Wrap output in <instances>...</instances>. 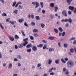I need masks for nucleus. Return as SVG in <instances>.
<instances>
[{"mask_svg":"<svg viewBox=\"0 0 76 76\" xmlns=\"http://www.w3.org/2000/svg\"><path fill=\"white\" fill-rule=\"evenodd\" d=\"M69 9L71 10H74V9H75V7H74L69 6Z\"/></svg>","mask_w":76,"mask_h":76,"instance_id":"obj_5","label":"nucleus"},{"mask_svg":"<svg viewBox=\"0 0 76 76\" xmlns=\"http://www.w3.org/2000/svg\"><path fill=\"white\" fill-rule=\"evenodd\" d=\"M66 70V69L65 68H63V72H65V71Z\"/></svg>","mask_w":76,"mask_h":76,"instance_id":"obj_51","label":"nucleus"},{"mask_svg":"<svg viewBox=\"0 0 76 76\" xmlns=\"http://www.w3.org/2000/svg\"><path fill=\"white\" fill-rule=\"evenodd\" d=\"M39 6V3L38 2H36L35 8H37V7H38Z\"/></svg>","mask_w":76,"mask_h":76,"instance_id":"obj_14","label":"nucleus"},{"mask_svg":"<svg viewBox=\"0 0 76 76\" xmlns=\"http://www.w3.org/2000/svg\"><path fill=\"white\" fill-rule=\"evenodd\" d=\"M64 60H65V61H68V60H69V59L67 58H64Z\"/></svg>","mask_w":76,"mask_h":76,"instance_id":"obj_63","label":"nucleus"},{"mask_svg":"<svg viewBox=\"0 0 76 76\" xmlns=\"http://www.w3.org/2000/svg\"><path fill=\"white\" fill-rule=\"evenodd\" d=\"M46 47H47V45L46 44L44 45V46L43 47V50H45V49L46 48Z\"/></svg>","mask_w":76,"mask_h":76,"instance_id":"obj_30","label":"nucleus"},{"mask_svg":"<svg viewBox=\"0 0 76 76\" xmlns=\"http://www.w3.org/2000/svg\"><path fill=\"white\" fill-rule=\"evenodd\" d=\"M54 31L55 32H56V34H57V33L58 32V30L56 28H55L54 29Z\"/></svg>","mask_w":76,"mask_h":76,"instance_id":"obj_25","label":"nucleus"},{"mask_svg":"<svg viewBox=\"0 0 76 76\" xmlns=\"http://www.w3.org/2000/svg\"><path fill=\"white\" fill-rule=\"evenodd\" d=\"M68 14L69 15H71L72 14V11H68Z\"/></svg>","mask_w":76,"mask_h":76,"instance_id":"obj_58","label":"nucleus"},{"mask_svg":"<svg viewBox=\"0 0 76 76\" xmlns=\"http://www.w3.org/2000/svg\"><path fill=\"white\" fill-rule=\"evenodd\" d=\"M9 23L12 25H14L15 24V22L12 21H9Z\"/></svg>","mask_w":76,"mask_h":76,"instance_id":"obj_22","label":"nucleus"},{"mask_svg":"<svg viewBox=\"0 0 76 76\" xmlns=\"http://www.w3.org/2000/svg\"><path fill=\"white\" fill-rule=\"evenodd\" d=\"M69 23H67L66 24V27H68V26H69Z\"/></svg>","mask_w":76,"mask_h":76,"instance_id":"obj_59","label":"nucleus"},{"mask_svg":"<svg viewBox=\"0 0 76 76\" xmlns=\"http://www.w3.org/2000/svg\"><path fill=\"white\" fill-rule=\"evenodd\" d=\"M18 7L19 9H23V7L21 6V5H19Z\"/></svg>","mask_w":76,"mask_h":76,"instance_id":"obj_40","label":"nucleus"},{"mask_svg":"<svg viewBox=\"0 0 76 76\" xmlns=\"http://www.w3.org/2000/svg\"><path fill=\"white\" fill-rule=\"evenodd\" d=\"M32 4L34 5H35V4H36V2H33L32 3Z\"/></svg>","mask_w":76,"mask_h":76,"instance_id":"obj_57","label":"nucleus"},{"mask_svg":"<svg viewBox=\"0 0 76 76\" xmlns=\"http://www.w3.org/2000/svg\"><path fill=\"white\" fill-rule=\"evenodd\" d=\"M18 10H16L14 11L13 13L15 14H17L18 13Z\"/></svg>","mask_w":76,"mask_h":76,"instance_id":"obj_21","label":"nucleus"},{"mask_svg":"<svg viewBox=\"0 0 76 76\" xmlns=\"http://www.w3.org/2000/svg\"><path fill=\"white\" fill-rule=\"evenodd\" d=\"M67 22H69L70 23H71L72 22V20L71 18H69V19H67Z\"/></svg>","mask_w":76,"mask_h":76,"instance_id":"obj_10","label":"nucleus"},{"mask_svg":"<svg viewBox=\"0 0 76 76\" xmlns=\"http://www.w3.org/2000/svg\"><path fill=\"white\" fill-rule=\"evenodd\" d=\"M58 30H59V31H60V32L63 31V29H62V28L61 27H59L58 28Z\"/></svg>","mask_w":76,"mask_h":76,"instance_id":"obj_33","label":"nucleus"},{"mask_svg":"<svg viewBox=\"0 0 76 76\" xmlns=\"http://www.w3.org/2000/svg\"><path fill=\"white\" fill-rule=\"evenodd\" d=\"M32 50L34 51H35L37 50V47L35 46H33L32 47Z\"/></svg>","mask_w":76,"mask_h":76,"instance_id":"obj_2","label":"nucleus"},{"mask_svg":"<svg viewBox=\"0 0 76 76\" xmlns=\"http://www.w3.org/2000/svg\"><path fill=\"white\" fill-rule=\"evenodd\" d=\"M15 39H19V37H18V35H15Z\"/></svg>","mask_w":76,"mask_h":76,"instance_id":"obj_23","label":"nucleus"},{"mask_svg":"<svg viewBox=\"0 0 76 76\" xmlns=\"http://www.w3.org/2000/svg\"><path fill=\"white\" fill-rule=\"evenodd\" d=\"M10 18H7L6 19V21L7 22L9 21V20H10Z\"/></svg>","mask_w":76,"mask_h":76,"instance_id":"obj_50","label":"nucleus"},{"mask_svg":"<svg viewBox=\"0 0 76 76\" xmlns=\"http://www.w3.org/2000/svg\"><path fill=\"white\" fill-rule=\"evenodd\" d=\"M0 26L1 29H4V28L3 27V26L2 25V24L0 22Z\"/></svg>","mask_w":76,"mask_h":76,"instance_id":"obj_35","label":"nucleus"},{"mask_svg":"<svg viewBox=\"0 0 76 76\" xmlns=\"http://www.w3.org/2000/svg\"><path fill=\"white\" fill-rule=\"evenodd\" d=\"M12 64L10 63L9 65L8 69H12Z\"/></svg>","mask_w":76,"mask_h":76,"instance_id":"obj_17","label":"nucleus"},{"mask_svg":"<svg viewBox=\"0 0 76 76\" xmlns=\"http://www.w3.org/2000/svg\"><path fill=\"white\" fill-rule=\"evenodd\" d=\"M8 38L11 41H14V37H12L10 36H9Z\"/></svg>","mask_w":76,"mask_h":76,"instance_id":"obj_4","label":"nucleus"},{"mask_svg":"<svg viewBox=\"0 0 76 76\" xmlns=\"http://www.w3.org/2000/svg\"><path fill=\"white\" fill-rule=\"evenodd\" d=\"M21 33L22 34V35H23L24 37L25 36V33H24V32L23 31H21Z\"/></svg>","mask_w":76,"mask_h":76,"instance_id":"obj_43","label":"nucleus"},{"mask_svg":"<svg viewBox=\"0 0 76 76\" xmlns=\"http://www.w3.org/2000/svg\"><path fill=\"white\" fill-rule=\"evenodd\" d=\"M76 39V38L75 37H72V38H71V39H69L70 41H72V40H74V39Z\"/></svg>","mask_w":76,"mask_h":76,"instance_id":"obj_45","label":"nucleus"},{"mask_svg":"<svg viewBox=\"0 0 76 76\" xmlns=\"http://www.w3.org/2000/svg\"><path fill=\"white\" fill-rule=\"evenodd\" d=\"M66 2L68 3V5H70V3L72 1V0H66Z\"/></svg>","mask_w":76,"mask_h":76,"instance_id":"obj_6","label":"nucleus"},{"mask_svg":"<svg viewBox=\"0 0 76 76\" xmlns=\"http://www.w3.org/2000/svg\"><path fill=\"white\" fill-rule=\"evenodd\" d=\"M42 42L44 43H47V41H45V40H43Z\"/></svg>","mask_w":76,"mask_h":76,"instance_id":"obj_54","label":"nucleus"},{"mask_svg":"<svg viewBox=\"0 0 76 76\" xmlns=\"http://www.w3.org/2000/svg\"><path fill=\"white\" fill-rule=\"evenodd\" d=\"M16 4V1H15V2L13 3V4L12 5V7H15V6Z\"/></svg>","mask_w":76,"mask_h":76,"instance_id":"obj_24","label":"nucleus"},{"mask_svg":"<svg viewBox=\"0 0 76 76\" xmlns=\"http://www.w3.org/2000/svg\"><path fill=\"white\" fill-rule=\"evenodd\" d=\"M50 6L51 7H54V3H50Z\"/></svg>","mask_w":76,"mask_h":76,"instance_id":"obj_15","label":"nucleus"},{"mask_svg":"<svg viewBox=\"0 0 76 76\" xmlns=\"http://www.w3.org/2000/svg\"><path fill=\"white\" fill-rule=\"evenodd\" d=\"M33 32H38V30L37 29L35 28L33 30Z\"/></svg>","mask_w":76,"mask_h":76,"instance_id":"obj_18","label":"nucleus"},{"mask_svg":"<svg viewBox=\"0 0 76 76\" xmlns=\"http://www.w3.org/2000/svg\"><path fill=\"white\" fill-rule=\"evenodd\" d=\"M31 17L32 19H34V15H31Z\"/></svg>","mask_w":76,"mask_h":76,"instance_id":"obj_55","label":"nucleus"},{"mask_svg":"<svg viewBox=\"0 0 76 76\" xmlns=\"http://www.w3.org/2000/svg\"><path fill=\"white\" fill-rule=\"evenodd\" d=\"M61 44L60 43V42H59L58 43V45L59 47H61V45H60Z\"/></svg>","mask_w":76,"mask_h":76,"instance_id":"obj_61","label":"nucleus"},{"mask_svg":"<svg viewBox=\"0 0 76 76\" xmlns=\"http://www.w3.org/2000/svg\"><path fill=\"white\" fill-rule=\"evenodd\" d=\"M61 61H62V63H66V62L64 60L63 58H62L61 59Z\"/></svg>","mask_w":76,"mask_h":76,"instance_id":"obj_28","label":"nucleus"},{"mask_svg":"<svg viewBox=\"0 0 76 76\" xmlns=\"http://www.w3.org/2000/svg\"><path fill=\"white\" fill-rule=\"evenodd\" d=\"M61 22H67V19H65V20H61Z\"/></svg>","mask_w":76,"mask_h":76,"instance_id":"obj_29","label":"nucleus"},{"mask_svg":"<svg viewBox=\"0 0 76 76\" xmlns=\"http://www.w3.org/2000/svg\"><path fill=\"white\" fill-rule=\"evenodd\" d=\"M28 42L26 41L25 42L23 43V45L24 47H25L26 46V45H27V44H28Z\"/></svg>","mask_w":76,"mask_h":76,"instance_id":"obj_13","label":"nucleus"},{"mask_svg":"<svg viewBox=\"0 0 76 76\" xmlns=\"http://www.w3.org/2000/svg\"><path fill=\"white\" fill-rule=\"evenodd\" d=\"M41 8H39L37 10L38 12H41Z\"/></svg>","mask_w":76,"mask_h":76,"instance_id":"obj_46","label":"nucleus"},{"mask_svg":"<svg viewBox=\"0 0 76 76\" xmlns=\"http://www.w3.org/2000/svg\"><path fill=\"white\" fill-rule=\"evenodd\" d=\"M49 51L50 52H51V51H54V49L53 48H50L49 49Z\"/></svg>","mask_w":76,"mask_h":76,"instance_id":"obj_12","label":"nucleus"},{"mask_svg":"<svg viewBox=\"0 0 76 76\" xmlns=\"http://www.w3.org/2000/svg\"><path fill=\"white\" fill-rule=\"evenodd\" d=\"M48 39H50V40H53L54 39L53 37H50L48 38Z\"/></svg>","mask_w":76,"mask_h":76,"instance_id":"obj_19","label":"nucleus"},{"mask_svg":"<svg viewBox=\"0 0 76 76\" xmlns=\"http://www.w3.org/2000/svg\"><path fill=\"white\" fill-rule=\"evenodd\" d=\"M40 66H41V64H38L37 65V67H40Z\"/></svg>","mask_w":76,"mask_h":76,"instance_id":"obj_52","label":"nucleus"},{"mask_svg":"<svg viewBox=\"0 0 76 76\" xmlns=\"http://www.w3.org/2000/svg\"><path fill=\"white\" fill-rule=\"evenodd\" d=\"M69 73L68 71H67L65 73V75H69Z\"/></svg>","mask_w":76,"mask_h":76,"instance_id":"obj_60","label":"nucleus"},{"mask_svg":"<svg viewBox=\"0 0 76 76\" xmlns=\"http://www.w3.org/2000/svg\"><path fill=\"white\" fill-rule=\"evenodd\" d=\"M24 21V20L23 18H21L20 19L18 20V22L20 23H22Z\"/></svg>","mask_w":76,"mask_h":76,"instance_id":"obj_16","label":"nucleus"},{"mask_svg":"<svg viewBox=\"0 0 76 76\" xmlns=\"http://www.w3.org/2000/svg\"><path fill=\"white\" fill-rule=\"evenodd\" d=\"M31 25L32 26H35V23L33 22H32L31 23Z\"/></svg>","mask_w":76,"mask_h":76,"instance_id":"obj_26","label":"nucleus"},{"mask_svg":"<svg viewBox=\"0 0 76 76\" xmlns=\"http://www.w3.org/2000/svg\"><path fill=\"white\" fill-rule=\"evenodd\" d=\"M42 12L43 14H45V11L44 10H42Z\"/></svg>","mask_w":76,"mask_h":76,"instance_id":"obj_56","label":"nucleus"},{"mask_svg":"<svg viewBox=\"0 0 76 76\" xmlns=\"http://www.w3.org/2000/svg\"><path fill=\"white\" fill-rule=\"evenodd\" d=\"M22 4V2L20 1L18 2L15 5V7H17L18 6V5L19 4Z\"/></svg>","mask_w":76,"mask_h":76,"instance_id":"obj_7","label":"nucleus"},{"mask_svg":"<svg viewBox=\"0 0 76 76\" xmlns=\"http://www.w3.org/2000/svg\"><path fill=\"white\" fill-rule=\"evenodd\" d=\"M74 50H75V53H76V47H74Z\"/></svg>","mask_w":76,"mask_h":76,"instance_id":"obj_64","label":"nucleus"},{"mask_svg":"<svg viewBox=\"0 0 76 76\" xmlns=\"http://www.w3.org/2000/svg\"><path fill=\"white\" fill-rule=\"evenodd\" d=\"M31 47H32V45L31 44H28L26 46V48H31Z\"/></svg>","mask_w":76,"mask_h":76,"instance_id":"obj_9","label":"nucleus"},{"mask_svg":"<svg viewBox=\"0 0 76 76\" xmlns=\"http://www.w3.org/2000/svg\"><path fill=\"white\" fill-rule=\"evenodd\" d=\"M67 65L69 67H73L74 66L73 62L72 61H69L67 63Z\"/></svg>","mask_w":76,"mask_h":76,"instance_id":"obj_1","label":"nucleus"},{"mask_svg":"<svg viewBox=\"0 0 76 76\" xmlns=\"http://www.w3.org/2000/svg\"><path fill=\"white\" fill-rule=\"evenodd\" d=\"M13 76H18V74H13Z\"/></svg>","mask_w":76,"mask_h":76,"instance_id":"obj_62","label":"nucleus"},{"mask_svg":"<svg viewBox=\"0 0 76 76\" xmlns=\"http://www.w3.org/2000/svg\"><path fill=\"white\" fill-rule=\"evenodd\" d=\"M70 52L71 53H74V49H70Z\"/></svg>","mask_w":76,"mask_h":76,"instance_id":"obj_49","label":"nucleus"},{"mask_svg":"<svg viewBox=\"0 0 76 76\" xmlns=\"http://www.w3.org/2000/svg\"><path fill=\"white\" fill-rule=\"evenodd\" d=\"M23 44L21 43L20 44L18 45V48H23Z\"/></svg>","mask_w":76,"mask_h":76,"instance_id":"obj_11","label":"nucleus"},{"mask_svg":"<svg viewBox=\"0 0 76 76\" xmlns=\"http://www.w3.org/2000/svg\"><path fill=\"white\" fill-rule=\"evenodd\" d=\"M28 38H26L23 39V41L24 42H26L27 41H28Z\"/></svg>","mask_w":76,"mask_h":76,"instance_id":"obj_41","label":"nucleus"},{"mask_svg":"<svg viewBox=\"0 0 76 76\" xmlns=\"http://www.w3.org/2000/svg\"><path fill=\"white\" fill-rule=\"evenodd\" d=\"M53 67H52L51 68L49 69L48 72H52V70H53Z\"/></svg>","mask_w":76,"mask_h":76,"instance_id":"obj_32","label":"nucleus"},{"mask_svg":"<svg viewBox=\"0 0 76 76\" xmlns=\"http://www.w3.org/2000/svg\"><path fill=\"white\" fill-rule=\"evenodd\" d=\"M64 47H65V48H67V46H68L67 44H64Z\"/></svg>","mask_w":76,"mask_h":76,"instance_id":"obj_42","label":"nucleus"},{"mask_svg":"<svg viewBox=\"0 0 76 76\" xmlns=\"http://www.w3.org/2000/svg\"><path fill=\"white\" fill-rule=\"evenodd\" d=\"M34 37H37L38 36V35L37 34L35 33L34 34Z\"/></svg>","mask_w":76,"mask_h":76,"instance_id":"obj_48","label":"nucleus"},{"mask_svg":"<svg viewBox=\"0 0 76 76\" xmlns=\"http://www.w3.org/2000/svg\"><path fill=\"white\" fill-rule=\"evenodd\" d=\"M30 38L31 40H33V39H34V37L32 36H30Z\"/></svg>","mask_w":76,"mask_h":76,"instance_id":"obj_53","label":"nucleus"},{"mask_svg":"<svg viewBox=\"0 0 76 76\" xmlns=\"http://www.w3.org/2000/svg\"><path fill=\"white\" fill-rule=\"evenodd\" d=\"M58 10V7H55V12H57V10Z\"/></svg>","mask_w":76,"mask_h":76,"instance_id":"obj_27","label":"nucleus"},{"mask_svg":"<svg viewBox=\"0 0 76 76\" xmlns=\"http://www.w3.org/2000/svg\"><path fill=\"white\" fill-rule=\"evenodd\" d=\"M62 14L65 17H67V12H66V11L65 10L63 11L62 12Z\"/></svg>","mask_w":76,"mask_h":76,"instance_id":"obj_3","label":"nucleus"},{"mask_svg":"<svg viewBox=\"0 0 76 76\" xmlns=\"http://www.w3.org/2000/svg\"><path fill=\"white\" fill-rule=\"evenodd\" d=\"M2 16H7V15L6 13H3L2 14Z\"/></svg>","mask_w":76,"mask_h":76,"instance_id":"obj_38","label":"nucleus"},{"mask_svg":"<svg viewBox=\"0 0 76 76\" xmlns=\"http://www.w3.org/2000/svg\"><path fill=\"white\" fill-rule=\"evenodd\" d=\"M55 61L56 64H58L59 63V59L56 60Z\"/></svg>","mask_w":76,"mask_h":76,"instance_id":"obj_20","label":"nucleus"},{"mask_svg":"<svg viewBox=\"0 0 76 76\" xmlns=\"http://www.w3.org/2000/svg\"><path fill=\"white\" fill-rule=\"evenodd\" d=\"M37 47L38 48L39 47V48H42V47H43V45L40 44H39V45H37Z\"/></svg>","mask_w":76,"mask_h":76,"instance_id":"obj_8","label":"nucleus"},{"mask_svg":"<svg viewBox=\"0 0 76 76\" xmlns=\"http://www.w3.org/2000/svg\"><path fill=\"white\" fill-rule=\"evenodd\" d=\"M36 18L37 20H39V16H36Z\"/></svg>","mask_w":76,"mask_h":76,"instance_id":"obj_39","label":"nucleus"},{"mask_svg":"<svg viewBox=\"0 0 76 76\" xmlns=\"http://www.w3.org/2000/svg\"><path fill=\"white\" fill-rule=\"evenodd\" d=\"M41 26L42 28H44V26H45V25H44V24L43 23H41Z\"/></svg>","mask_w":76,"mask_h":76,"instance_id":"obj_36","label":"nucleus"},{"mask_svg":"<svg viewBox=\"0 0 76 76\" xmlns=\"http://www.w3.org/2000/svg\"><path fill=\"white\" fill-rule=\"evenodd\" d=\"M65 34H66V32H65L64 31L62 33V36L64 37V36L65 35Z\"/></svg>","mask_w":76,"mask_h":76,"instance_id":"obj_47","label":"nucleus"},{"mask_svg":"<svg viewBox=\"0 0 76 76\" xmlns=\"http://www.w3.org/2000/svg\"><path fill=\"white\" fill-rule=\"evenodd\" d=\"M21 33L22 34V35H23L24 37L25 36V33H24V32L23 31H21Z\"/></svg>","mask_w":76,"mask_h":76,"instance_id":"obj_44","label":"nucleus"},{"mask_svg":"<svg viewBox=\"0 0 76 76\" xmlns=\"http://www.w3.org/2000/svg\"><path fill=\"white\" fill-rule=\"evenodd\" d=\"M24 26H27V27H28L29 26L28 25V24H27L26 22L24 23Z\"/></svg>","mask_w":76,"mask_h":76,"instance_id":"obj_37","label":"nucleus"},{"mask_svg":"<svg viewBox=\"0 0 76 76\" xmlns=\"http://www.w3.org/2000/svg\"><path fill=\"white\" fill-rule=\"evenodd\" d=\"M26 51L27 52H29V53H30V52L31 51V49H27L26 50Z\"/></svg>","mask_w":76,"mask_h":76,"instance_id":"obj_34","label":"nucleus"},{"mask_svg":"<svg viewBox=\"0 0 76 76\" xmlns=\"http://www.w3.org/2000/svg\"><path fill=\"white\" fill-rule=\"evenodd\" d=\"M51 63H52V61H51L50 59H49L48 64H51Z\"/></svg>","mask_w":76,"mask_h":76,"instance_id":"obj_31","label":"nucleus"}]
</instances>
